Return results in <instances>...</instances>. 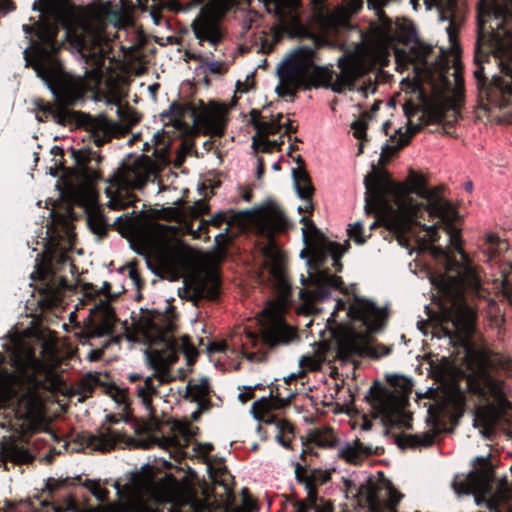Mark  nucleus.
<instances>
[{
    "instance_id": "55",
    "label": "nucleus",
    "mask_w": 512,
    "mask_h": 512,
    "mask_svg": "<svg viewBox=\"0 0 512 512\" xmlns=\"http://www.w3.org/2000/svg\"><path fill=\"white\" fill-rule=\"evenodd\" d=\"M228 221V215L226 212H218L216 215L213 216L211 219V223L215 226H219L220 224Z\"/></svg>"
},
{
    "instance_id": "42",
    "label": "nucleus",
    "mask_w": 512,
    "mask_h": 512,
    "mask_svg": "<svg viewBox=\"0 0 512 512\" xmlns=\"http://www.w3.org/2000/svg\"><path fill=\"white\" fill-rule=\"evenodd\" d=\"M160 116L162 118H170L171 121L180 122L184 117V108L180 104L173 102Z\"/></svg>"
},
{
    "instance_id": "48",
    "label": "nucleus",
    "mask_w": 512,
    "mask_h": 512,
    "mask_svg": "<svg viewBox=\"0 0 512 512\" xmlns=\"http://www.w3.org/2000/svg\"><path fill=\"white\" fill-rule=\"evenodd\" d=\"M418 130H419V126H417V125L408 126L405 134L400 135L396 148L399 149V148H402L405 145H407L410 138L412 136H414L418 132Z\"/></svg>"
},
{
    "instance_id": "19",
    "label": "nucleus",
    "mask_w": 512,
    "mask_h": 512,
    "mask_svg": "<svg viewBox=\"0 0 512 512\" xmlns=\"http://www.w3.org/2000/svg\"><path fill=\"white\" fill-rule=\"evenodd\" d=\"M282 114H278L276 117L266 120L265 117L261 116L257 110L251 111V122L256 129V136L253 137V144L263 146L264 151H269L277 146L276 141H270L267 137L269 135L277 134L283 127H286V132L292 130L290 120L282 123Z\"/></svg>"
},
{
    "instance_id": "36",
    "label": "nucleus",
    "mask_w": 512,
    "mask_h": 512,
    "mask_svg": "<svg viewBox=\"0 0 512 512\" xmlns=\"http://www.w3.org/2000/svg\"><path fill=\"white\" fill-rule=\"evenodd\" d=\"M101 384L98 373L88 372L76 384L75 393L81 396L80 400H84L90 397L94 389Z\"/></svg>"
},
{
    "instance_id": "2",
    "label": "nucleus",
    "mask_w": 512,
    "mask_h": 512,
    "mask_svg": "<svg viewBox=\"0 0 512 512\" xmlns=\"http://www.w3.org/2000/svg\"><path fill=\"white\" fill-rule=\"evenodd\" d=\"M474 66L479 105L512 122V0H479Z\"/></svg>"
},
{
    "instance_id": "12",
    "label": "nucleus",
    "mask_w": 512,
    "mask_h": 512,
    "mask_svg": "<svg viewBox=\"0 0 512 512\" xmlns=\"http://www.w3.org/2000/svg\"><path fill=\"white\" fill-rule=\"evenodd\" d=\"M203 3L191 23V30L198 44L209 46L215 51L227 37L224 25L226 14L239 0H197Z\"/></svg>"
},
{
    "instance_id": "24",
    "label": "nucleus",
    "mask_w": 512,
    "mask_h": 512,
    "mask_svg": "<svg viewBox=\"0 0 512 512\" xmlns=\"http://www.w3.org/2000/svg\"><path fill=\"white\" fill-rule=\"evenodd\" d=\"M297 164L298 166L292 169L294 186L298 196L304 201V206L298 207V211L310 212L313 209L312 195L314 187L308 173L304 169V162L298 159Z\"/></svg>"
},
{
    "instance_id": "54",
    "label": "nucleus",
    "mask_w": 512,
    "mask_h": 512,
    "mask_svg": "<svg viewBox=\"0 0 512 512\" xmlns=\"http://www.w3.org/2000/svg\"><path fill=\"white\" fill-rule=\"evenodd\" d=\"M275 439L281 446L286 449H290L293 435L276 434Z\"/></svg>"
},
{
    "instance_id": "41",
    "label": "nucleus",
    "mask_w": 512,
    "mask_h": 512,
    "mask_svg": "<svg viewBox=\"0 0 512 512\" xmlns=\"http://www.w3.org/2000/svg\"><path fill=\"white\" fill-rule=\"evenodd\" d=\"M347 232L349 238L357 244H364L366 242L367 237L364 235L363 224L360 221L350 224Z\"/></svg>"
},
{
    "instance_id": "18",
    "label": "nucleus",
    "mask_w": 512,
    "mask_h": 512,
    "mask_svg": "<svg viewBox=\"0 0 512 512\" xmlns=\"http://www.w3.org/2000/svg\"><path fill=\"white\" fill-rule=\"evenodd\" d=\"M346 316L354 321L361 322L368 333L380 330L387 318L385 309L379 308L374 302L364 298L355 297L349 306Z\"/></svg>"
},
{
    "instance_id": "61",
    "label": "nucleus",
    "mask_w": 512,
    "mask_h": 512,
    "mask_svg": "<svg viewBox=\"0 0 512 512\" xmlns=\"http://www.w3.org/2000/svg\"><path fill=\"white\" fill-rule=\"evenodd\" d=\"M111 290V284L107 281H104L102 287L100 288V293L108 294Z\"/></svg>"
},
{
    "instance_id": "47",
    "label": "nucleus",
    "mask_w": 512,
    "mask_h": 512,
    "mask_svg": "<svg viewBox=\"0 0 512 512\" xmlns=\"http://www.w3.org/2000/svg\"><path fill=\"white\" fill-rule=\"evenodd\" d=\"M132 249L139 255L148 257L151 250V245L147 239H138L131 242Z\"/></svg>"
},
{
    "instance_id": "6",
    "label": "nucleus",
    "mask_w": 512,
    "mask_h": 512,
    "mask_svg": "<svg viewBox=\"0 0 512 512\" xmlns=\"http://www.w3.org/2000/svg\"><path fill=\"white\" fill-rule=\"evenodd\" d=\"M13 345V365L19 373V378L29 387L26 393L14 399L16 391L10 386L12 375L0 373V400L3 402L16 400L17 414L20 417L30 418L40 408L39 390H56L61 384V379L52 361L38 358L35 351L20 339H15Z\"/></svg>"
},
{
    "instance_id": "3",
    "label": "nucleus",
    "mask_w": 512,
    "mask_h": 512,
    "mask_svg": "<svg viewBox=\"0 0 512 512\" xmlns=\"http://www.w3.org/2000/svg\"><path fill=\"white\" fill-rule=\"evenodd\" d=\"M33 9L40 12L36 27L24 24L22 30L27 35L35 30L40 42L31 40L23 51L26 67L34 69L60 104L75 105L84 96L85 80L64 71L54 53L59 25L69 28L73 23V6L70 0H39Z\"/></svg>"
},
{
    "instance_id": "14",
    "label": "nucleus",
    "mask_w": 512,
    "mask_h": 512,
    "mask_svg": "<svg viewBox=\"0 0 512 512\" xmlns=\"http://www.w3.org/2000/svg\"><path fill=\"white\" fill-rule=\"evenodd\" d=\"M83 35L79 37V52L83 57L93 56L101 64L110 50V37L105 32V23L100 19L85 20L82 23Z\"/></svg>"
},
{
    "instance_id": "29",
    "label": "nucleus",
    "mask_w": 512,
    "mask_h": 512,
    "mask_svg": "<svg viewBox=\"0 0 512 512\" xmlns=\"http://www.w3.org/2000/svg\"><path fill=\"white\" fill-rule=\"evenodd\" d=\"M435 436L436 433L431 430L421 434L403 435L397 439V444L401 448H425L431 446L434 443Z\"/></svg>"
},
{
    "instance_id": "28",
    "label": "nucleus",
    "mask_w": 512,
    "mask_h": 512,
    "mask_svg": "<svg viewBox=\"0 0 512 512\" xmlns=\"http://www.w3.org/2000/svg\"><path fill=\"white\" fill-rule=\"evenodd\" d=\"M432 47L421 42H415L411 45L408 51L396 50V57L403 58L405 61L410 63H418L426 65L427 58L432 52Z\"/></svg>"
},
{
    "instance_id": "45",
    "label": "nucleus",
    "mask_w": 512,
    "mask_h": 512,
    "mask_svg": "<svg viewBox=\"0 0 512 512\" xmlns=\"http://www.w3.org/2000/svg\"><path fill=\"white\" fill-rule=\"evenodd\" d=\"M41 110L45 114L51 115V117L53 118V120L56 123L61 124V125H64L66 123L67 115H66L65 111L56 109L51 104H46V105L42 106Z\"/></svg>"
},
{
    "instance_id": "51",
    "label": "nucleus",
    "mask_w": 512,
    "mask_h": 512,
    "mask_svg": "<svg viewBox=\"0 0 512 512\" xmlns=\"http://www.w3.org/2000/svg\"><path fill=\"white\" fill-rule=\"evenodd\" d=\"M109 343V340H105L104 344L102 345V348L92 349L88 353L87 359L91 362L100 360L103 356L104 348H106L109 345Z\"/></svg>"
},
{
    "instance_id": "13",
    "label": "nucleus",
    "mask_w": 512,
    "mask_h": 512,
    "mask_svg": "<svg viewBox=\"0 0 512 512\" xmlns=\"http://www.w3.org/2000/svg\"><path fill=\"white\" fill-rule=\"evenodd\" d=\"M257 232L267 238L268 244L263 249L264 265L279 286L286 285L285 257L277 247L274 234L288 227V220L283 212L271 208L261 213L255 223Z\"/></svg>"
},
{
    "instance_id": "1",
    "label": "nucleus",
    "mask_w": 512,
    "mask_h": 512,
    "mask_svg": "<svg viewBox=\"0 0 512 512\" xmlns=\"http://www.w3.org/2000/svg\"><path fill=\"white\" fill-rule=\"evenodd\" d=\"M367 213L384 210L382 222L399 237L413 235L416 226L425 230L424 241L438 240L437 224H421L425 214L443 224L450 245L460 254L461 262L446 256V271L431 277L440 297L441 327L444 336L455 343L464 342L473 332L475 312L472 302L486 299L479 267L474 265L461 247L460 231L453 225V206L442 199L438 190L427 187L423 175L411 170L405 182L395 183L386 175L372 171L364 179Z\"/></svg>"
},
{
    "instance_id": "58",
    "label": "nucleus",
    "mask_w": 512,
    "mask_h": 512,
    "mask_svg": "<svg viewBox=\"0 0 512 512\" xmlns=\"http://www.w3.org/2000/svg\"><path fill=\"white\" fill-rule=\"evenodd\" d=\"M14 9V4L10 0H0V11L4 14L13 11Z\"/></svg>"
},
{
    "instance_id": "5",
    "label": "nucleus",
    "mask_w": 512,
    "mask_h": 512,
    "mask_svg": "<svg viewBox=\"0 0 512 512\" xmlns=\"http://www.w3.org/2000/svg\"><path fill=\"white\" fill-rule=\"evenodd\" d=\"M466 383L469 392L484 404L475 410L474 425L485 438H491L497 427L508 422L512 409L510 387L495 363L484 353H476L469 365Z\"/></svg>"
},
{
    "instance_id": "53",
    "label": "nucleus",
    "mask_w": 512,
    "mask_h": 512,
    "mask_svg": "<svg viewBox=\"0 0 512 512\" xmlns=\"http://www.w3.org/2000/svg\"><path fill=\"white\" fill-rule=\"evenodd\" d=\"M344 310H346V303L343 300H341V299L335 300L334 310L331 313L330 317L328 318V322L336 323V320H335L336 314L339 311H344Z\"/></svg>"
},
{
    "instance_id": "27",
    "label": "nucleus",
    "mask_w": 512,
    "mask_h": 512,
    "mask_svg": "<svg viewBox=\"0 0 512 512\" xmlns=\"http://www.w3.org/2000/svg\"><path fill=\"white\" fill-rule=\"evenodd\" d=\"M87 224L91 232L99 238L107 234L109 224L104 217L100 206L91 202L86 207Z\"/></svg>"
},
{
    "instance_id": "38",
    "label": "nucleus",
    "mask_w": 512,
    "mask_h": 512,
    "mask_svg": "<svg viewBox=\"0 0 512 512\" xmlns=\"http://www.w3.org/2000/svg\"><path fill=\"white\" fill-rule=\"evenodd\" d=\"M207 469L213 482L223 486L227 485L230 474L223 464H219L217 467L209 464Z\"/></svg>"
},
{
    "instance_id": "25",
    "label": "nucleus",
    "mask_w": 512,
    "mask_h": 512,
    "mask_svg": "<svg viewBox=\"0 0 512 512\" xmlns=\"http://www.w3.org/2000/svg\"><path fill=\"white\" fill-rule=\"evenodd\" d=\"M209 394L210 385L207 378L191 380L187 385L186 397L198 405V411L192 414L194 419L198 418V414L210 408Z\"/></svg>"
},
{
    "instance_id": "9",
    "label": "nucleus",
    "mask_w": 512,
    "mask_h": 512,
    "mask_svg": "<svg viewBox=\"0 0 512 512\" xmlns=\"http://www.w3.org/2000/svg\"><path fill=\"white\" fill-rule=\"evenodd\" d=\"M165 138V131H157L152 138L155 146L153 157L141 155L131 166L123 167L115 173L111 182L117 187V195L108 201L107 206L110 209L121 210L129 206L132 200H123L122 192L141 189L147 182L154 181L158 172L169 162Z\"/></svg>"
},
{
    "instance_id": "23",
    "label": "nucleus",
    "mask_w": 512,
    "mask_h": 512,
    "mask_svg": "<svg viewBox=\"0 0 512 512\" xmlns=\"http://www.w3.org/2000/svg\"><path fill=\"white\" fill-rule=\"evenodd\" d=\"M0 449L3 457L13 463L22 464L33 460V455L28 448V441L22 435L4 438Z\"/></svg>"
},
{
    "instance_id": "20",
    "label": "nucleus",
    "mask_w": 512,
    "mask_h": 512,
    "mask_svg": "<svg viewBox=\"0 0 512 512\" xmlns=\"http://www.w3.org/2000/svg\"><path fill=\"white\" fill-rule=\"evenodd\" d=\"M226 114L227 110L223 105L212 103L196 114L194 123L203 134L221 137L226 129Z\"/></svg>"
},
{
    "instance_id": "52",
    "label": "nucleus",
    "mask_w": 512,
    "mask_h": 512,
    "mask_svg": "<svg viewBox=\"0 0 512 512\" xmlns=\"http://www.w3.org/2000/svg\"><path fill=\"white\" fill-rule=\"evenodd\" d=\"M72 155L78 165L84 166L88 160V154L82 150H72Z\"/></svg>"
},
{
    "instance_id": "35",
    "label": "nucleus",
    "mask_w": 512,
    "mask_h": 512,
    "mask_svg": "<svg viewBox=\"0 0 512 512\" xmlns=\"http://www.w3.org/2000/svg\"><path fill=\"white\" fill-rule=\"evenodd\" d=\"M295 478L298 483L304 486L307 493L306 497H308L311 503L319 500L314 476L309 475L307 470L299 463H297L295 467Z\"/></svg>"
},
{
    "instance_id": "30",
    "label": "nucleus",
    "mask_w": 512,
    "mask_h": 512,
    "mask_svg": "<svg viewBox=\"0 0 512 512\" xmlns=\"http://www.w3.org/2000/svg\"><path fill=\"white\" fill-rule=\"evenodd\" d=\"M119 435L116 431L106 429L96 435H90L88 438V446L94 450L107 452L116 446Z\"/></svg>"
},
{
    "instance_id": "39",
    "label": "nucleus",
    "mask_w": 512,
    "mask_h": 512,
    "mask_svg": "<svg viewBox=\"0 0 512 512\" xmlns=\"http://www.w3.org/2000/svg\"><path fill=\"white\" fill-rule=\"evenodd\" d=\"M267 424L274 429L276 434L294 435V426L283 418L272 417L271 420H267Z\"/></svg>"
},
{
    "instance_id": "11",
    "label": "nucleus",
    "mask_w": 512,
    "mask_h": 512,
    "mask_svg": "<svg viewBox=\"0 0 512 512\" xmlns=\"http://www.w3.org/2000/svg\"><path fill=\"white\" fill-rule=\"evenodd\" d=\"M345 251L346 249L339 243L328 240H322L311 247V261H313L316 266V271L311 274V277L316 287L309 293L306 289L299 292V296L305 304H307V296L312 301L324 302L330 298L331 290L342 289V278L331 274L327 269H323L322 266L327 258H331L332 266L335 270L341 271L342 264L340 259Z\"/></svg>"
},
{
    "instance_id": "44",
    "label": "nucleus",
    "mask_w": 512,
    "mask_h": 512,
    "mask_svg": "<svg viewBox=\"0 0 512 512\" xmlns=\"http://www.w3.org/2000/svg\"><path fill=\"white\" fill-rule=\"evenodd\" d=\"M105 392L110 395L113 400L119 405H126L127 396L126 391L124 389L119 388L118 386L111 384L105 387Z\"/></svg>"
},
{
    "instance_id": "8",
    "label": "nucleus",
    "mask_w": 512,
    "mask_h": 512,
    "mask_svg": "<svg viewBox=\"0 0 512 512\" xmlns=\"http://www.w3.org/2000/svg\"><path fill=\"white\" fill-rule=\"evenodd\" d=\"M281 304L268 303L259 318L258 332H247L242 340V354L252 363L267 360L268 351L298 339L296 329L281 315Z\"/></svg>"
},
{
    "instance_id": "64",
    "label": "nucleus",
    "mask_w": 512,
    "mask_h": 512,
    "mask_svg": "<svg viewBox=\"0 0 512 512\" xmlns=\"http://www.w3.org/2000/svg\"><path fill=\"white\" fill-rule=\"evenodd\" d=\"M107 420L110 423H117L119 421V419L116 415H108Z\"/></svg>"
},
{
    "instance_id": "40",
    "label": "nucleus",
    "mask_w": 512,
    "mask_h": 512,
    "mask_svg": "<svg viewBox=\"0 0 512 512\" xmlns=\"http://www.w3.org/2000/svg\"><path fill=\"white\" fill-rule=\"evenodd\" d=\"M84 486L99 501L104 502L108 498L109 491L102 487L97 480H86Z\"/></svg>"
},
{
    "instance_id": "50",
    "label": "nucleus",
    "mask_w": 512,
    "mask_h": 512,
    "mask_svg": "<svg viewBox=\"0 0 512 512\" xmlns=\"http://www.w3.org/2000/svg\"><path fill=\"white\" fill-rule=\"evenodd\" d=\"M351 128L356 138L361 139L365 135L367 124L362 120H356L352 123Z\"/></svg>"
},
{
    "instance_id": "16",
    "label": "nucleus",
    "mask_w": 512,
    "mask_h": 512,
    "mask_svg": "<svg viewBox=\"0 0 512 512\" xmlns=\"http://www.w3.org/2000/svg\"><path fill=\"white\" fill-rule=\"evenodd\" d=\"M55 259L57 265H64L69 262V257L65 252H60L53 256L49 262L47 271H40L44 287L42 292L44 294L43 304L48 307L57 306L62 301L64 292L70 287L67 279L62 276H57L55 271L58 269L54 267L53 260Z\"/></svg>"
},
{
    "instance_id": "31",
    "label": "nucleus",
    "mask_w": 512,
    "mask_h": 512,
    "mask_svg": "<svg viewBox=\"0 0 512 512\" xmlns=\"http://www.w3.org/2000/svg\"><path fill=\"white\" fill-rule=\"evenodd\" d=\"M493 283L495 289L512 304V264L509 261L500 265V278L494 279Z\"/></svg>"
},
{
    "instance_id": "10",
    "label": "nucleus",
    "mask_w": 512,
    "mask_h": 512,
    "mask_svg": "<svg viewBox=\"0 0 512 512\" xmlns=\"http://www.w3.org/2000/svg\"><path fill=\"white\" fill-rule=\"evenodd\" d=\"M386 386L375 381L369 388L366 399L371 407L374 418H380L388 428H411L410 416L405 411L409 395L412 391L411 382L405 377L394 376Z\"/></svg>"
},
{
    "instance_id": "62",
    "label": "nucleus",
    "mask_w": 512,
    "mask_h": 512,
    "mask_svg": "<svg viewBox=\"0 0 512 512\" xmlns=\"http://www.w3.org/2000/svg\"><path fill=\"white\" fill-rule=\"evenodd\" d=\"M353 10H357L362 6V0H350Z\"/></svg>"
},
{
    "instance_id": "37",
    "label": "nucleus",
    "mask_w": 512,
    "mask_h": 512,
    "mask_svg": "<svg viewBox=\"0 0 512 512\" xmlns=\"http://www.w3.org/2000/svg\"><path fill=\"white\" fill-rule=\"evenodd\" d=\"M311 441L322 448H334L338 443V439L330 428L318 429L311 435Z\"/></svg>"
},
{
    "instance_id": "56",
    "label": "nucleus",
    "mask_w": 512,
    "mask_h": 512,
    "mask_svg": "<svg viewBox=\"0 0 512 512\" xmlns=\"http://www.w3.org/2000/svg\"><path fill=\"white\" fill-rule=\"evenodd\" d=\"M313 512H332V508L329 504H324L322 498L316 502Z\"/></svg>"
},
{
    "instance_id": "49",
    "label": "nucleus",
    "mask_w": 512,
    "mask_h": 512,
    "mask_svg": "<svg viewBox=\"0 0 512 512\" xmlns=\"http://www.w3.org/2000/svg\"><path fill=\"white\" fill-rule=\"evenodd\" d=\"M454 80H455V94L456 97L460 98L463 94L464 89V79L462 77V73L459 67L455 68L454 71Z\"/></svg>"
},
{
    "instance_id": "60",
    "label": "nucleus",
    "mask_w": 512,
    "mask_h": 512,
    "mask_svg": "<svg viewBox=\"0 0 512 512\" xmlns=\"http://www.w3.org/2000/svg\"><path fill=\"white\" fill-rule=\"evenodd\" d=\"M51 154H53L55 157H57V156L63 157L64 151L61 147L54 146L51 149Z\"/></svg>"
},
{
    "instance_id": "15",
    "label": "nucleus",
    "mask_w": 512,
    "mask_h": 512,
    "mask_svg": "<svg viewBox=\"0 0 512 512\" xmlns=\"http://www.w3.org/2000/svg\"><path fill=\"white\" fill-rule=\"evenodd\" d=\"M390 352V348L375 343L369 334H348L338 344V354L344 359H350L354 356L380 358Z\"/></svg>"
},
{
    "instance_id": "46",
    "label": "nucleus",
    "mask_w": 512,
    "mask_h": 512,
    "mask_svg": "<svg viewBox=\"0 0 512 512\" xmlns=\"http://www.w3.org/2000/svg\"><path fill=\"white\" fill-rule=\"evenodd\" d=\"M316 502L317 501L311 503L308 500V497H306L305 499L296 498L291 503V512H313V508L315 507Z\"/></svg>"
},
{
    "instance_id": "63",
    "label": "nucleus",
    "mask_w": 512,
    "mask_h": 512,
    "mask_svg": "<svg viewBox=\"0 0 512 512\" xmlns=\"http://www.w3.org/2000/svg\"><path fill=\"white\" fill-rule=\"evenodd\" d=\"M226 239V233H219L216 237H215V241L218 245L221 244L222 241H224Z\"/></svg>"
},
{
    "instance_id": "43",
    "label": "nucleus",
    "mask_w": 512,
    "mask_h": 512,
    "mask_svg": "<svg viewBox=\"0 0 512 512\" xmlns=\"http://www.w3.org/2000/svg\"><path fill=\"white\" fill-rule=\"evenodd\" d=\"M228 64L224 61H210V60H206L203 65H202V68L209 72L210 74H214V75H223L225 74L227 71H228Z\"/></svg>"
},
{
    "instance_id": "7",
    "label": "nucleus",
    "mask_w": 512,
    "mask_h": 512,
    "mask_svg": "<svg viewBox=\"0 0 512 512\" xmlns=\"http://www.w3.org/2000/svg\"><path fill=\"white\" fill-rule=\"evenodd\" d=\"M316 51L314 47L299 46L294 49L279 65L285 77L296 76L307 83L310 75L315 86L330 88L335 93L352 90L356 81L365 73L363 62L355 56L342 57L338 60L339 72L335 73L314 65Z\"/></svg>"
},
{
    "instance_id": "22",
    "label": "nucleus",
    "mask_w": 512,
    "mask_h": 512,
    "mask_svg": "<svg viewBox=\"0 0 512 512\" xmlns=\"http://www.w3.org/2000/svg\"><path fill=\"white\" fill-rule=\"evenodd\" d=\"M83 124L97 146H102L110 141L117 133V125L102 115L98 117L87 115Z\"/></svg>"
},
{
    "instance_id": "21",
    "label": "nucleus",
    "mask_w": 512,
    "mask_h": 512,
    "mask_svg": "<svg viewBox=\"0 0 512 512\" xmlns=\"http://www.w3.org/2000/svg\"><path fill=\"white\" fill-rule=\"evenodd\" d=\"M172 507L168 512H203L206 504L189 488L177 487L168 495Z\"/></svg>"
},
{
    "instance_id": "32",
    "label": "nucleus",
    "mask_w": 512,
    "mask_h": 512,
    "mask_svg": "<svg viewBox=\"0 0 512 512\" xmlns=\"http://www.w3.org/2000/svg\"><path fill=\"white\" fill-rule=\"evenodd\" d=\"M507 247L508 243L505 240L500 239L497 234H486L482 244L483 253L487 257L486 261L492 262L496 256L506 250Z\"/></svg>"
},
{
    "instance_id": "57",
    "label": "nucleus",
    "mask_w": 512,
    "mask_h": 512,
    "mask_svg": "<svg viewBox=\"0 0 512 512\" xmlns=\"http://www.w3.org/2000/svg\"><path fill=\"white\" fill-rule=\"evenodd\" d=\"M246 389L245 392H241L239 395H238V399L242 402V403H246L248 402L250 399H252L253 397V391H252V386H245L244 387Z\"/></svg>"
},
{
    "instance_id": "34",
    "label": "nucleus",
    "mask_w": 512,
    "mask_h": 512,
    "mask_svg": "<svg viewBox=\"0 0 512 512\" xmlns=\"http://www.w3.org/2000/svg\"><path fill=\"white\" fill-rule=\"evenodd\" d=\"M295 478L298 483L304 486L307 493L306 497H308L311 503L319 500L314 476L309 475L307 470L299 463H297L295 467Z\"/></svg>"
},
{
    "instance_id": "26",
    "label": "nucleus",
    "mask_w": 512,
    "mask_h": 512,
    "mask_svg": "<svg viewBox=\"0 0 512 512\" xmlns=\"http://www.w3.org/2000/svg\"><path fill=\"white\" fill-rule=\"evenodd\" d=\"M376 454L372 445H365L359 439L347 442L339 449V456L351 464H360L366 457Z\"/></svg>"
},
{
    "instance_id": "59",
    "label": "nucleus",
    "mask_w": 512,
    "mask_h": 512,
    "mask_svg": "<svg viewBox=\"0 0 512 512\" xmlns=\"http://www.w3.org/2000/svg\"><path fill=\"white\" fill-rule=\"evenodd\" d=\"M128 379H129L132 383H136V382H138V381H140V380H143L142 382H140V383L136 384V385H135V387H134V392H135V394L137 395L136 387H137V386H139V385H141V384H143L146 378H144V379H143V377H142V375H141V374H138V373H131V374H129Z\"/></svg>"
},
{
    "instance_id": "33",
    "label": "nucleus",
    "mask_w": 512,
    "mask_h": 512,
    "mask_svg": "<svg viewBox=\"0 0 512 512\" xmlns=\"http://www.w3.org/2000/svg\"><path fill=\"white\" fill-rule=\"evenodd\" d=\"M277 73L280 79V84L276 87L275 91L276 93L281 96H294L297 92V90L303 86H307V83L302 81L296 76L292 77H285L282 74V68L278 67Z\"/></svg>"
},
{
    "instance_id": "4",
    "label": "nucleus",
    "mask_w": 512,
    "mask_h": 512,
    "mask_svg": "<svg viewBox=\"0 0 512 512\" xmlns=\"http://www.w3.org/2000/svg\"><path fill=\"white\" fill-rule=\"evenodd\" d=\"M175 328L176 315L171 307H166L165 312L154 310L144 314L138 323L145 342L162 345V348H155L149 354L154 374L147 376L144 383L136 387L137 397L149 413L153 411L152 397L158 387L175 379L170 367L178 360L179 352L186 356L188 362L194 361L198 354L188 336L177 339L172 335Z\"/></svg>"
},
{
    "instance_id": "17",
    "label": "nucleus",
    "mask_w": 512,
    "mask_h": 512,
    "mask_svg": "<svg viewBox=\"0 0 512 512\" xmlns=\"http://www.w3.org/2000/svg\"><path fill=\"white\" fill-rule=\"evenodd\" d=\"M116 321L114 309L109 301H100L90 309L88 322L83 332L86 339L111 337Z\"/></svg>"
}]
</instances>
